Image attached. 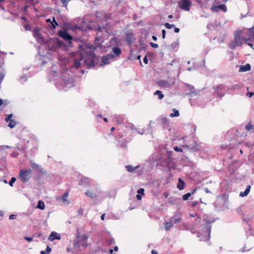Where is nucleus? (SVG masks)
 Wrapping results in <instances>:
<instances>
[{
	"label": "nucleus",
	"mask_w": 254,
	"mask_h": 254,
	"mask_svg": "<svg viewBox=\"0 0 254 254\" xmlns=\"http://www.w3.org/2000/svg\"><path fill=\"white\" fill-rule=\"evenodd\" d=\"M94 59L95 56L92 54L84 57L80 53H77L73 58V64L71 65L70 70H72L73 68L78 69L85 66L87 68H93L95 66Z\"/></svg>",
	"instance_id": "1"
},
{
	"label": "nucleus",
	"mask_w": 254,
	"mask_h": 254,
	"mask_svg": "<svg viewBox=\"0 0 254 254\" xmlns=\"http://www.w3.org/2000/svg\"><path fill=\"white\" fill-rule=\"evenodd\" d=\"M74 86V79L72 75L68 74V70L63 73L61 81L56 83V86L58 89L64 91H66Z\"/></svg>",
	"instance_id": "2"
},
{
	"label": "nucleus",
	"mask_w": 254,
	"mask_h": 254,
	"mask_svg": "<svg viewBox=\"0 0 254 254\" xmlns=\"http://www.w3.org/2000/svg\"><path fill=\"white\" fill-rule=\"evenodd\" d=\"M87 28L89 30H95L97 35L95 40H99L108 37L109 30H110V25L109 22H106L102 26H98L96 27L88 25L87 26Z\"/></svg>",
	"instance_id": "3"
},
{
	"label": "nucleus",
	"mask_w": 254,
	"mask_h": 254,
	"mask_svg": "<svg viewBox=\"0 0 254 254\" xmlns=\"http://www.w3.org/2000/svg\"><path fill=\"white\" fill-rule=\"evenodd\" d=\"M214 221V220H208L202 225L201 232H197V237L199 238L200 241H206L209 240L211 230V224Z\"/></svg>",
	"instance_id": "4"
},
{
	"label": "nucleus",
	"mask_w": 254,
	"mask_h": 254,
	"mask_svg": "<svg viewBox=\"0 0 254 254\" xmlns=\"http://www.w3.org/2000/svg\"><path fill=\"white\" fill-rule=\"evenodd\" d=\"M89 237L88 234H81L79 231H77L76 238L73 240V245L75 248L80 250V247L86 248L88 245L87 243V239Z\"/></svg>",
	"instance_id": "5"
},
{
	"label": "nucleus",
	"mask_w": 254,
	"mask_h": 254,
	"mask_svg": "<svg viewBox=\"0 0 254 254\" xmlns=\"http://www.w3.org/2000/svg\"><path fill=\"white\" fill-rule=\"evenodd\" d=\"M241 35L242 32L240 31H237L236 32L233 41L229 45V47L231 49L234 50L236 47L241 46L243 45V41H245L246 38L242 37Z\"/></svg>",
	"instance_id": "6"
},
{
	"label": "nucleus",
	"mask_w": 254,
	"mask_h": 254,
	"mask_svg": "<svg viewBox=\"0 0 254 254\" xmlns=\"http://www.w3.org/2000/svg\"><path fill=\"white\" fill-rule=\"evenodd\" d=\"M157 164L168 169H171L174 166L171 158L168 155H166L160 159H158Z\"/></svg>",
	"instance_id": "7"
},
{
	"label": "nucleus",
	"mask_w": 254,
	"mask_h": 254,
	"mask_svg": "<svg viewBox=\"0 0 254 254\" xmlns=\"http://www.w3.org/2000/svg\"><path fill=\"white\" fill-rule=\"evenodd\" d=\"M227 197L225 194H222L218 195L213 205L215 209L220 210L225 203Z\"/></svg>",
	"instance_id": "8"
},
{
	"label": "nucleus",
	"mask_w": 254,
	"mask_h": 254,
	"mask_svg": "<svg viewBox=\"0 0 254 254\" xmlns=\"http://www.w3.org/2000/svg\"><path fill=\"white\" fill-rule=\"evenodd\" d=\"M32 170L31 169H22L20 171L19 178L21 181L25 183L29 181L31 177Z\"/></svg>",
	"instance_id": "9"
},
{
	"label": "nucleus",
	"mask_w": 254,
	"mask_h": 254,
	"mask_svg": "<svg viewBox=\"0 0 254 254\" xmlns=\"http://www.w3.org/2000/svg\"><path fill=\"white\" fill-rule=\"evenodd\" d=\"M64 46V43L58 38H54L51 40L48 45L49 49L53 51H57L58 48L63 47Z\"/></svg>",
	"instance_id": "10"
},
{
	"label": "nucleus",
	"mask_w": 254,
	"mask_h": 254,
	"mask_svg": "<svg viewBox=\"0 0 254 254\" xmlns=\"http://www.w3.org/2000/svg\"><path fill=\"white\" fill-rule=\"evenodd\" d=\"M175 83L174 78H170L166 80H159L157 82V84L161 87L167 88L172 87Z\"/></svg>",
	"instance_id": "11"
},
{
	"label": "nucleus",
	"mask_w": 254,
	"mask_h": 254,
	"mask_svg": "<svg viewBox=\"0 0 254 254\" xmlns=\"http://www.w3.org/2000/svg\"><path fill=\"white\" fill-rule=\"evenodd\" d=\"M184 85L185 87V92H186V95L193 97L197 94L198 91L195 90L192 85L188 83H184Z\"/></svg>",
	"instance_id": "12"
},
{
	"label": "nucleus",
	"mask_w": 254,
	"mask_h": 254,
	"mask_svg": "<svg viewBox=\"0 0 254 254\" xmlns=\"http://www.w3.org/2000/svg\"><path fill=\"white\" fill-rule=\"evenodd\" d=\"M125 168L127 171L130 173H134L136 171L138 175H141L144 172V169L142 167H141L140 165L133 167L132 165H129L126 166Z\"/></svg>",
	"instance_id": "13"
},
{
	"label": "nucleus",
	"mask_w": 254,
	"mask_h": 254,
	"mask_svg": "<svg viewBox=\"0 0 254 254\" xmlns=\"http://www.w3.org/2000/svg\"><path fill=\"white\" fill-rule=\"evenodd\" d=\"M179 7L186 11H189L191 6V2L190 0H180L178 2Z\"/></svg>",
	"instance_id": "14"
},
{
	"label": "nucleus",
	"mask_w": 254,
	"mask_h": 254,
	"mask_svg": "<svg viewBox=\"0 0 254 254\" xmlns=\"http://www.w3.org/2000/svg\"><path fill=\"white\" fill-rule=\"evenodd\" d=\"M182 220V212L180 211L175 212L174 215L170 218V221L173 224H176L181 223Z\"/></svg>",
	"instance_id": "15"
},
{
	"label": "nucleus",
	"mask_w": 254,
	"mask_h": 254,
	"mask_svg": "<svg viewBox=\"0 0 254 254\" xmlns=\"http://www.w3.org/2000/svg\"><path fill=\"white\" fill-rule=\"evenodd\" d=\"M58 34L64 40L67 41L69 44L71 43L72 37L66 31L61 30L58 32Z\"/></svg>",
	"instance_id": "16"
},
{
	"label": "nucleus",
	"mask_w": 254,
	"mask_h": 254,
	"mask_svg": "<svg viewBox=\"0 0 254 254\" xmlns=\"http://www.w3.org/2000/svg\"><path fill=\"white\" fill-rule=\"evenodd\" d=\"M214 92L217 94L218 97H223L226 92V88L222 84H219L216 87H213Z\"/></svg>",
	"instance_id": "17"
},
{
	"label": "nucleus",
	"mask_w": 254,
	"mask_h": 254,
	"mask_svg": "<svg viewBox=\"0 0 254 254\" xmlns=\"http://www.w3.org/2000/svg\"><path fill=\"white\" fill-rule=\"evenodd\" d=\"M211 9L213 11L218 12L220 10H221L224 12H226L227 11V8L225 4H219L217 5H213L211 7Z\"/></svg>",
	"instance_id": "18"
},
{
	"label": "nucleus",
	"mask_w": 254,
	"mask_h": 254,
	"mask_svg": "<svg viewBox=\"0 0 254 254\" xmlns=\"http://www.w3.org/2000/svg\"><path fill=\"white\" fill-rule=\"evenodd\" d=\"M33 35L34 37V38L36 39L37 41L39 42H43L44 39L42 37V34L40 33L38 29L35 28L33 30Z\"/></svg>",
	"instance_id": "19"
},
{
	"label": "nucleus",
	"mask_w": 254,
	"mask_h": 254,
	"mask_svg": "<svg viewBox=\"0 0 254 254\" xmlns=\"http://www.w3.org/2000/svg\"><path fill=\"white\" fill-rule=\"evenodd\" d=\"M114 59L112 54H107L102 57V64H107L110 63L109 61Z\"/></svg>",
	"instance_id": "20"
},
{
	"label": "nucleus",
	"mask_w": 254,
	"mask_h": 254,
	"mask_svg": "<svg viewBox=\"0 0 254 254\" xmlns=\"http://www.w3.org/2000/svg\"><path fill=\"white\" fill-rule=\"evenodd\" d=\"M61 235L56 232H52L48 237V240L50 241H54L55 240H61Z\"/></svg>",
	"instance_id": "21"
},
{
	"label": "nucleus",
	"mask_w": 254,
	"mask_h": 254,
	"mask_svg": "<svg viewBox=\"0 0 254 254\" xmlns=\"http://www.w3.org/2000/svg\"><path fill=\"white\" fill-rule=\"evenodd\" d=\"M112 50V55L114 56V59L120 56L122 53L121 49L118 47H113Z\"/></svg>",
	"instance_id": "22"
},
{
	"label": "nucleus",
	"mask_w": 254,
	"mask_h": 254,
	"mask_svg": "<svg viewBox=\"0 0 254 254\" xmlns=\"http://www.w3.org/2000/svg\"><path fill=\"white\" fill-rule=\"evenodd\" d=\"M80 183L82 186H86L90 184V180L87 177H82L80 180Z\"/></svg>",
	"instance_id": "23"
},
{
	"label": "nucleus",
	"mask_w": 254,
	"mask_h": 254,
	"mask_svg": "<svg viewBox=\"0 0 254 254\" xmlns=\"http://www.w3.org/2000/svg\"><path fill=\"white\" fill-rule=\"evenodd\" d=\"M251 68V65L249 64H247L244 65H240L239 71L240 72H245L250 70Z\"/></svg>",
	"instance_id": "24"
},
{
	"label": "nucleus",
	"mask_w": 254,
	"mask_h": 254,
	"mask_svg": "<svg viewBox=\"0 0 254 254\" xmlns=\"http://www.w3.org/2000/svg\"><path fill=\"white\" fill-rule=\"evenodd\" d=\"M85 194L91 198H94L97 196V193L93 190H88L85 192Z\"/></svg>",
	"instance_id": "25"
},
{
	"label": "nucleus",
	"mask_w": 254,
	"mask_h": 254,
	"mask_svg": "<svg viewBox=\"0 0 254 254\" xmlns=\"http://www.w3.org/2000/svg\"><path fill=\"white\" fill-rule=\"evenodd\" d=\"M126 41L129 45H131L133 41V35L132 33H128L127 34Z\"/></svg>",
	"instance_id": "26"
},
{
	"label": "nucleus",
	"mask_w": 254,
	"mask_h": 254,
	"mask_svg": "<svg viewBox=\"0 0 254 254\" xmlns=\"http://www.w3.org/2000/svg\"><path fill=\"white\" fill-rule=\"evenodd\" d=\"M68 197V192H66L64 194V195L61 197L62 202L64 204L67 205L69 203V201L67 199Z\"/></svg>",
	"instance_id": "27"
},
{
	"label": "nucleus",
	"mask_w": 254,
	"mask_h": 254,
	"mask_svg": "<svg viewBox=\"0 0 254 254\" xmlns=\"http://www.w3.org/2000/svg\"><path fill=\"white\" fill-rule=\"evenodd\" d=\"M185 184V183L182 179L181 178H179L178 179V183L177 187L179 190H183L184 189Z\"/></svg>",
	"instance_id": "28"
},
{
	"label": "nucleus",
	"mask_w": 254,
	"mask_h": 254,
	"mask_svg": "<svg viewBox=\"0 0 254 254\" xmlns=\"http://www.w3.org/2000/svg\"><path fill=\"white\" fill-rule=\"evenodd\" d=\"M30 165L33 169H35L39 172H41L42 169L40 167V166L38 164L32 161V160L30 161Z\"/></svg>",
	"instance_id": "29"
},
{
	"label": "nucleus",
	"mask_w": 254,
	"mask_h": 254,
	"mask_svg": "<svg viewBox=\"0 0 254 254\" xmlns=\"http://www.w3.org/2000/svg\"><path fill=\"white\" fill-rule=\"evenodd\" d=\"M6 53L0 51V68L2 67L4 64V58Z\"/></svg>",
	"instance_id": "30"
},
{
	"label": "nucleus",
	"mask_w": 254,
	"mask_h": 254,
	"mask_svg": "<svg viewBox=\"0 0 254 254\" xmlns=\"http://www.w3.org/2000/svg\"><path fill=\"white\" fill-rule=\"evenodd\" d=\"M245 128L249 132H253L254 131V126L251 123H248L245 127Z\"/></svg>",
	"instance_id": "31"
},
{
	"label": "nucleus",
	"mask_w": 254,
	"mask_h": 254,
	"mask_svg": "<svg viewBox=\"0 0 254 254\" xmlns=\"http://www.w3.org/2000/svg\"><path fill=\"white\" fill-rule=\"evenodd\" d=\"M251 186L249 185L247 187L245 190L244 192H241L240 193V196L244 197L248 195L249 193L251 190Z\"/></svg>",
	"instance_id": "32"
},
{
	"label": "nucleus",
	"mask_w": 254,
	"mask_h": 254,
	"mask_svg": "<svg viewBox=\"0 0 254 254\" xmlns=\"http://www.w3.org/2000/svg\"><path fill=\"white\" fill-rule=\"evenodd\" d=\"M252 41H254V39H252L251 37V34H249V38H245V43L250 46L251 47L253 48V44L250 42H251Z\"/></svg>",
	"instance_id": "33"
},
{
	"label": "nucleus",
	"mask_w": 254,
	"mask_h": 254,
	"mask_svg": "<svg viewBox=\"0 0 254 254\" xmlns=\"http://www.w3.org/2000/svg\"><path fill=\"white\" fill-rule=\"evenodd\" d=\"M196 191V189H194L191 192H188V193H187L185 194H184L183 196H182V198H183V199L184 200H188L189 197L193 194L194 193V192H195Z\"/></svg>",
	"instance_id": "34"
},
{
	"label": "nucleus",
	"mask_w": 254,
	"mask_h": 254,
	"mask_svg": "<svg viewBox=\"0 0 254 254\" xmlns=\"http://www.w3.org/2000/svg\"><path fill=\"white\" fill-rule=\"evenodd\" d=\"M160 120L162 125L169 126V119L167 118L166 117H161Z\"/></svg>",
	"instance_id": "35"
},
{
	"label": "nucleus",
	"mask_w": 254,
	"mask_h": 254,
	"mask_svg": "<svg viewBox=\"0 0 254 254\" xmlns=\"http://www.w3.org/2000/svg\"><path fill=\"white\" fill-rule=\"evenodd\" d=\"M45 205L44 201L42 200H39L38 204L36 206V208L41 210H44L45 209Z\"/></svg>",
	"instance_id": "36"
},
{
	"label": "nucleus",
	"mask_w": 254,
	"mask_h": 254,
	"mask_svg": "<svg viewBox=\"0 0 254 254\" xmlns=\"http://www.w3.org/2000/svg\"><path fill=\"white\" fill-rule=\"evenodd\" d=\"M173 113L170 114V117L171 118L177 117L180 116V113L178 110L173 109L172 110Z\"/></svg>",
	"instance_id": "37"
},
{
	"label": "nucleus",
	"mask_w": 254,
	"mask_h": 254,
	"mask_svg": "<svg viewBox=\"0 0 254 254\" xmlns=\"http://www.w3.org/2000/svg\"><path fill=\"white\" fill-rule=\"evenodd\" d=\"M173 224L169 220V222L165 223L164 225V228L166 231H168L172 227Z\"/></svg>",
	"instance_id": "38"
},
{
	"label": "nucleus",
	"mask_w": 254,
	"mask_h": 254,
	"mask_svg": "<svg viewBox=\"0 0 254 254\" xmlns=\"http://www.w3.org/2000/svg\"><path fill=\"white\" fill-rule=\"evenodd\" d=\"M154 94L155 95H157L159 100H161L164 98V95L162 93V92L159 90L156 91Z\"/></svg>",
	"instance_id": "39"
},
{
	"label": "nucleus",
	"mask_w": 254,
	"mask_h": 254,
	"mask_svg": "<svg viewBox=\"0 0 254 254\" xmlns=\"http://www.w3.org/2000/svg\"><path fill=\"white\" fill-rule=\"evenodd\" d=\"M28 77L26 75H23L20 76V82L21 83H24L27 81Z\"/></svg>",
	"instance_id": "40"
},
{
	"label": "nucleus",
	"mask_w": 254,
	"mask_h": 254,
	"mask_svg": "<svg viewBox=\"0 0 254 254\" xmlns=\"http://www.w3.org/2000/svg\"><path fill=\"white\" fill-rule=\"evenodd\" d=\"M52 251V249L49 247V246H47L45 251H42L40 252L41 254H49L50 252Z\"/></svg>",
	"instance_id": "41"
},
{
	"label": "nucleus",
	"mask_w": 254,
	"mask_h": 254,
	"mask_svg": "<svg viewBox=\"0 0 254 254\" xmlns=\"http://www.w3.org/2000/svg\"><path fill=\"white\" fill-rule=\"evenodd\" d=\"M183 147L186 148L187 149H190L191 150L196 151L197 149V147H191L190 145L185 144L183 145Z\"/></svg>",
	"instance_id": "42"
},
{
	"label": "nucleus",
	"mask_w": 254,
	"mask_h": 254,
	"mask_svg": "<svg viewBox=\"0 0 254 254\" xmlns=\"http://www.w3.org/2000/svg\"><path fill=\"white\" fill-rule=\"evenodd\" d=\"M51 25L53 29H55L56 26L58 25V23L56 21L55 17H53V21H51Z\"/></svg>",
	"instance_id": "43"
},
{
	"label": "nucleus",
	"mask_w": 254,
	"mask_h": 254,
	"mask_svg": "<svg viewBox=\"0 0 254 254\" xmlns=\"http://www.w3.org/2000/svg\"><path fill=\"white\" fill-rule=\"evenodd\" d=\"M16 122L13 120L12 119L9 122L8 127H9L10 128H13L16 126Z\"/></svg>",
	"instance_id": "44"
},
{
	"label": "nucleus",
	"mask_w": 254,
	"mask_h": 254,
	"mask_svg": "<svg viewBox=\"0 0 254 254\" xmlns=\"http://www.w3.org/2000/svg\"><path fill=\"white\" fill-rule=\"evenodd\" d=\"M240 87L241 86L239 85L235 84V85L229 86L228 87V89L234 90L238 89L240 88Z\"/></svg>",
	"instance_id": "45"
},
{
	"label": "nucleus",
	"mask_w": 254,
	"mask_h": 254,
	"mask_svg": "<svg viewBox=\"0 0 254 254\" xmlns=\"http://www.w3.org/2000/svg\"><path fill=\"white\" fill-rule=\"evenodd\" d=\"M13 115L12 114L7 115V116L5 119V121L7 123H9L10 121L12 120V117Z\"/></svg>",
	"instance_id": "46"
},
{
	"label": "nucleus",
	"mask_w": 254,
	"mask_h": 254,
	"mask_svg": "<svg viewBox=\"0 0 254 254\" xmlns=\"http://www.w3.org/2000/svg\"><path fill=\"white\" fill-rule=\"evenodd\" d=\"M137 194L141 195H144V189L143 188H140L137 191Z\"/></svg>",
	"instance_id": "47"
},
{
	"label": "nucleus",
	"mask_w": 254,
	"mask_h": 254,
	"mask_svg": "<svg viewBox=\"0 0 254 254\" xmlns=\"http://www.w3.org/2000/svg\"><path fill=\"white\" fill-rule=\"evenodd\" d=\"M175 24H170L169 23H166L165 24V26L167 29H171L172 28L175 27Z\"/></svg>",
	"instance_id": "48"
},
{
	"label": "nucleus",
	"mask_w": 254,
	"mask_h": 254,
	"mask_svg": "<svg viewBox=\"0 0 254 254\" xmlns=\"http://www.w3.org/2000/svg\"><path fill=\"white\" fill-rule=\"evenodd\" d=\"M16 179L15 177H12L10 181L9 182V185L11 187H13V183L16 181Z\"/></svg>",
	"instance_id": "49"
},
{
	"label": "nucleus",
	"mask_w": 254,
	"mask_h": 254,
	"mask_svg": "<svg viewBox=\"0 0 254 254\" xmlns=\"http://www.w3.org/2000/svg\"><path fill=\"white\" fill-rule=\"evenodd\" d=\"M7 104V101L6 100H3L2 99H0V106L4 105L6 106Z\"/></svg>",
	"instance_id": "50"
},
{
	"label": "nucleus",
	"mask_w": 254,
	"mask_h": 254,
	"mask_svg": "<svg viewBox=\"0 0 254 254\" xmlns=\"http://www.w3.org/2000/svg\"><path fill=\"white\" fill-rule=\"evenodd\" d=\"M94 191H95V192L97 193V196L98 195V194H100L102 192L101 189L99 187L96 188L95 190Z\"/></svg>",
	"instance_id": "51"
},
{
	"label": "nucleus",
	"mask_w": 254,
	"mask_h": 254,
	"mask_svg": "<svg viewBox=\"0 0 254 254\" xmlns=\"http://www.w3.org/2000/svg\"><path fill=\"white\" fill-rule=\"evenodd\" d=\"M11 147L8 145H0V150H3L6 148H9Z\"/></svg>",
	"instance_id": "52"
},
{
	"label": "nucleus",
	"mask_w": 254,
	"mask_h": 254,
	"mask_svg": "<svg viewBox=\"0 0 254 254\" xmlns=\"http://www.w3.org/2000/svg\"><path fill=\"white\" fill-rule=\"evenodd\" d=\"M151 46L154 48H157L158 47V45L153 42H151L150 43Z\"/></svg>",
	"instance_id": "53"
},
{
	"label": "nucleus",
	"mask_w": 254,
	"mask_h": 254,
	"mask_svg": "<svg viewBox=\"0 0 254 254\" xmlns=\"http://www.w3.org/2000/svg\"><path fill=\"white\" fill-rule=\"evenodd\" d=\"M24 239L30 242L33 241V238L32 237L27 236L24 237Z\"/></svg>",
	"instance_id": "54"
},
{
	"label": "nucleus",
	"mask_w": 254,
	"mask_h": 254,
	"mask_svg": "<svg viewBox=\"0 0 254 254\" xmlns=\"http://www.w3.org/2000/svg\"><path fill=\"white\" fill-rule=\"evenodd\" d=\"M174 150L177 151V152H182V149L180 147H174Z\"/></svg>",
	"instance_id": "55"
},
{
	"label": "nucleus",
	"mask_w": 254,
	"mask_h": 254,
	"mask_svg": "<svg viewBox=\"0 0 254 254\" xmlns=\"http://www.w3.org/2000/svg\"><path fill=\"white\" fill-rule=\"evenodd\" d=\"M16 217V215L15 214H11L9 215V218L10 220L15 219Z\"/></svg>",
	"instance_id": "56"
},
{
	"label": "nucleus",
	"mask_w": 254,
	"mask_h": 254,
	"mask_svg": "<svg viewBox=\"0 0 254 254\" xmlns=\"http://www.w3.org/2000/svg\"><path fill=\"white\" fill-rule=\"evenodd\" d=\"M254 95V93L253 92H248L247 94V95L249 97H252L253 96V95Z\"/></svg>",
	"instance_id": "57"
},
{
	"label": "nucleus",
	"mask_w": 254,
	"mask_h": 254,
	"mask_svg": "<svg viewBox=\"0 0 254 254\" xmlns=\"http://www.w3.org/2000/svg\"><path fill=\"white\" fill-rule=\"evenodd\" d=\"M143 63L145 64H148V59L147 58L146 56H145L144 58H143Z\"/></svg>",
	"instance_id": "58"
},
{
	"label": "nucleus",
	"mask_w": 254,
	"mask_h": 254,
	"mask_svg": "<svg viewBox=\"0 0 254 254\" xmlns=\"http://www.w3.org/2000/svg\"><path fill=\"white\" fill-rule=\"evenodd\" d=\"M162 38L165 39L166 37V31L164 29L162 30Z\"/></svg>",
	"instance_id": "59"
},
{
	"label": "nucleus",
	"mask_w": 254,
	"mask_h": 254,
	"mask_svg": "<svg viewBox=\"0 0 254 254\" xmlns=\"http://www.w3.org/2000/svg\"><path fill=\"white\" fill-rule=\"evenodd\" d=\"M96 16L97 18L101 16L102 15V13L101 12H96Z\"/></svg>",
	"instance_id": "60"
},
{
	"label": "nucleus",
	"mask_w": 254,
	"mask_h": 254,
	"mask_svg": "<svg viewBox=\"0 0 254 254\" xmlns=\"http://www.w3.org/2000/svg\"><path fill=\"white\" fill-rule=\"evenodd\" d=\"M78 213L80 215H82L83 214V210L82 208H80L78 210Z\"/></svg>",
	"instance_id": "61"
},
{
	"label": "nucleus",
	"mask_w": 254,
	"mask_h": 254,
	"mask_svg": "<svg viewBox=\"0 0 254 254\" xmlns=\"http://www.w3.org/2000/svg\"><path fill=\"white\" fill-rule=\"evenodd\" d=\"M204 190L205 191V192L207 193H211V191L209 190V189L207 188H205L204 189Z\"/></svg>",
	"instance_id": "62"
},
{
	"label": "nucleus",
	"mask_w": 254,
	"mask_h": 254,
	"mask_svg": "<svg viewBox=\"0 0 254 254\" xmlns=\"http://www.w3.org/2000/svg\"><path fill=\"white\" fill-rule=\"evenodd\" d=\"M136 199H137V200H141V199L142 195H139V194H137L136 195Z\"/></svg>",
	"instance_id": "63"
},
{
	"label": "nucleus",
	"mask_w": 254,
	"mask_h": 254,
	"mask_svg": "<svg viewBox=\"0 0 254 254\" xmlns=\"http://www.w3.org/2000/svg\"><path fill=\"white\" fill-rule=\"evenodd\" d=\"M174 28L175 32L179 33L180 32V29L179 28L176 27L175 26Z\"/></svg>",
	"instance_id": "64"
}]
</instances>
